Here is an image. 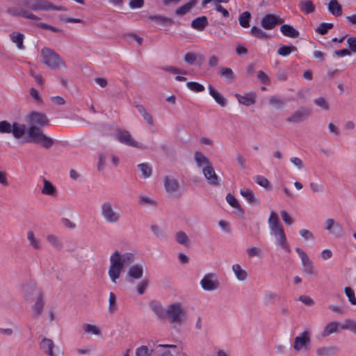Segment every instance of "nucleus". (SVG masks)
<instances>
[{
    "label": "nucleus",
    "mask_w": 356,
    "mask_h": 356,
    "mask_svg": "<svg viewBox=\"0 0 356 356\" xmlns=\"http://www.w3.org/2000/svg\"><path fill=\"white\" fill-rule=\"evenodd\" d=\"M136 259L134 253L115 250L109 257L108 275L112 284L118 282L124 268L132 264Z\"/></svg>",
    "instance_id": "nucleus-1"
},
{
    "label": "nucleus",
    "mask_w": 356,
    "mask_h": 356,
    "mask_svg": "<svg viewBox=\"0 0 356 356\" xmlns=\"http://www.w3.org/2000/svg\"><path fill=\"white\" fill-rule=\"evenodd\" d=\"M165 316L168 321L175 327L180 326L187 320L186 310L179 302L168 305L165 309Z\"/></svg>",
    "instance_id": "nucleus-2"
},
{
    "label": "nucleus",
    "mask_w": 356,
    "mask_h": 356,
    "mask_svg": "<svg viewBox=\"0 0 356 356\" xmlns=\"http://www.w3.org/2000/svg\"><path fill=\"white\" fill-rule=\"evenodd\" d=\"M42 63L47 67L58 70L65 67V63L53 49L44 47L41 50Z\"/></svg>",
    "instance_id": "nucleus-3"
},
{
    "label": "nucleus",
    "mask_w": 356,
    "mask_h": 356,
    "mask_svg": "<svg viewBox=\"0 0 356 356\" xmlns=\"http://www.w3.org/2000/svg\"><path fill=\"white\" fill-rule=\"evenodd\" d=\"M100 215L104 221L110 225L118 224L122 218V212L115 208L109 201H104L101 204Z\"/></svg>",
    "instance_id": "nucleus-4"
},
{
    "label": "nucleus",
    "mask_w": 356,
    "mask_h": 356,
    "mask_svg": "<svg viewBox=\"0 0 356 356\" xmlns=\"http://www.w3.org/2000/svg\"><path fill=\"white\" fill-rule=\"evenodd\" d=\"M27 134L28 141L38 143L46 148L51 147L54 144L53 139L46 136L40 127L29 126Z\"/></svg>",
    "instance_id": "nucleus-5"
},
{
    "label": "nucleus",
    "mask_w": 356,
    "mask_h": 356,
    "mask_svg": "<svg viewBox=\"0 0 356 356\" xmlns=\"http://www.w3.org/2000/svg\"><path fill=\"white\" fill-rule=\"evenodd\" d=\"M312 345V332L305 329L294 337L292 347L296 352L307 351Z\"/></svg>",
    "instance_id": "nucleus-6"
},
{
    "label": "nucleus",
    "mask_w": 356,
    "mask_h": 356,
    "mask_svg": "<svg viewBox=\"0 0 356 356\" xmlns=\"http://www.w3.org/2000/svg\"><path fill=\"white\" fill-rule=\"evenodd\" d=\"M324 229L333 238H340L345 235L342 225L333 218H327L324 221Z\"/></svg>",
    "instance_id": "nucleus-7"
},
{
    "label": "nucleus",
    "mask_w": 356,
    "mask_h": 356,
    "mask_svg": "<svg viewBox=\"0 0 356 356\" xmlns=\"http://www.w3.org/2000/svg\"><path fill=\"white\" fill-rule=\"evenodd\" d=\"M115 138L121 143L126 145L136 147L140 149L145 148V145L136 141L131 136V134L126 130H118L115 133Z\"/></svg>",
    "instance_id": "nucleus-8"
},
{
    "label": "nucleus",
    "mask_w": 356,
    "mask_h": 356,
    "mask_svg": "<svg viewBox=\"0 0 356 356\" xmlns=\"http://www.w3.org/2000/svg\"><path fill=\"white\" fill-rule=\"evenodd\" d=\"M145 268L142 264H134L131 265L126 272V280L129 283H134L143 277Z\"/></svg>",
    "instance_id": "nucleus-9"
},
{
    "label": "nucleus",
    "mask_w": 356,
    "mask_h": 356,
    "mask_svg": "<svg viewBox=\"0 0 356 356\" xmlns=\"http://www.w3.org/2000/svg\"><path fill=\"white\" fill-rule=\"evenodd\" d=\"M202 289L207 291L217 290L220 284L216 274L210 273L205 274L200 282Z\"/></svg>",
    "instance_id": "nucleus-10"
},
{
    "label": "nucleus",
    "mask_w": 356,
    "mask_h": 356,
    "mask_svg": "<svg viewBox=\"0 0 356 356\" xmlns=\"http://www.w3.org/2000/svg\"><path fill=\"white\" fill-rule=\"evenodd\" d=\"M40 350L47 356H63V353L49 338L42 339L40 343Z\"/></svg>",
    "instance_id": "nucleus-11"
},
{
    "label": "nucleus",
    "mask_w": 356,
    "mask_h": 356,
    "mask_svg": "<svg viewBox=\"0 0 356 356\" xmlns=\"http://www.w3.org/2000/svg\"><path fill=\"white\" fill-rule=\"evenodd\" d=\"M26 122L30 126L42 127L49 123L47 115L42 112L32 111L26 116Z\"/></svg>",
    "instance_id": "nucleus-12"
},
{
    "label": "nucleus",
    "mask_w": 356,
    "mask_h": 356,
    "mask_svg": "<svg viewBox=\"0 0 356 356\" xmlns=\"http://www.w3.org/2000/svg\"><path fill=\"white\" fill-rule=\"evenodd\" d=\"M28 6L34 10H66L61 6H56L46 0H29Z\"/></svg>",
    "instance_id": "nucleus-13"
},
{
    "label": "nucleus",
    "mask_w": 356,
    "mask_h": 356,
    "mask_svg": "<svg viewBox=\"0 0 356 356\" xmlns=\"http://www.w3.org/2000/svg\"><path fill=\"white\" fill-rule=\"evenodd\" d=\"M295 250L301 260L303 272L309 275H312L314 270L313 262L307 253L300 248H296Z\"/></svg>",
    "instance_id": "nucleus-14"
},
{
    "label": "nucleus",
    "mask_w": 356,
    "mask_h": 356,
    "mask_svg": "<svg viewBox=\"0 0 356 356\" xmlns=\"http://www.w3.org/2000/svg\"><path fill=\"white\" fill-rule=\"evenodd\" d=\"M284 22V19L273 14L264 15L261 20V26L266 30H271L277 24Z\"/></svg>",
    "instance_id": "nucleus-15"
},
{
    "label": "nucleus",
    "mask_w": 356,
    "mask_h": 356,
    "mask_svg": "<svg viewBox=\"0 0 356 356\" xmlns=\"http://www.w3.org/2000/svg\"><path fill=\"white\" fill-rule=\"evenodd\" d=\"M44 306V295L42 292H38L31 307L32 312L34 316L38 317L42 313Z\"/></svg>",
    "instance_id": "nucleus-16"
},
{
    "label": "nucleus",
    "mask_w": 356,
    "mask_h": 356,
    "mask_svg": "<svg viewBox=\"0 0 356 356\" xmlns=\"http://www.w3.org/2000/svg\"><path fill=\"white\" fill-rule=\"evenodd\" d=\"M193 159L196 166L202 170L212 164L211 160L200 150L194 152Z\"/></svg>",
    "instance_id": "nucleus-17"
},
{
    "label": "nucleus",
    "mask_w": 356,
    "mask_h": 356,
    "mask_svg": "<svg viewBox=\"0 0 356 356\" xmlns=\"http://www.w3.org/2000/svg\"><path fill=\"white\" fill-rule=\"evenodd\" d=\"M239 104L250 106L255 104L256 102V94L255 92L250 91L243 95L235 94Z\"/></svg>",
    "instance_id": "nucleus-18"
},
{
    "label": "nucleus",
    "mask_w": 356,
    "mask_h": 356,
    "mask_svg": "<svg viewBox=\"0 0 356 356\" xmlns=\"http://www.w3.org/2000/svg\"><path fill=\"white\" fill-rule=\"evenodd\" d=\"M202 171L205 179L210 184L214 186H217L219 184V179L215 172L213 163L202 170Z\"/></svg>",
    "instance_id": "nucleus-19"
},
{
    "label": "nucleus",
    "mask_w": 356,
    "mask_h": 356,
    "mask_svg": "<svg viewBox=\"0 0 356 356\" xmlns=\"http://www.w3.org/2000/svg\"><path fill=\"white\" fill-rule=\"evenodd\" d=\"M341 323L338 321H331L328 323L322 331V336L327 337L332 334L338 333L341 330Z\"/></svg>",
    "instance_id": "nucleus-20"
},
{
    "label": "nucleus",
    "mask_w": 356,
    "mask_h": 356,
    "mask_svg": "<svg viewBox=\"0 0 356 356\" xmlns=\"http://www.w3.org/2000/svg\"><path fill=\"white\" fill-rule=\"evenodd\" d=\"M240 194L244 199H245L248 204L257 205L260 202L259 199L250 188H241L240 190Z\"/></svg>",
    "instance_id": "nucleus-21"
},
{
    "label": "nucleus",
    "mask_w": 356,
    "mask_h": 356,
    "mask_svg": "<svg viewBox=\"0 0 356 356\" xmlns=\"http://www.w3.org/2000/svg\"><path fill=\"white\" fill-rule=\"evenodd\" d=\"M275 238V245L286 252H291V247L285 232L276 236Z\"/></svg>",
    "instance_id": "nucleus-22"
},
{
    "label": "nucleus",
    "mask_w": 356,
    "mask_h": 356,
    "mask_svg": "<svg viewBox=\"0 0 356 356\" xmlns=\"http://www.w3.org/2000/svg\"><path fill=\"white\" fill-rule=\"evenodd\" d=\"M208 19L205 16H201L195 18L191 23V26L193 29L197 31H203L208 26Z\"/></svg>",
    "instance_id": "nucleus-23"
},
{
    "label": "nucleus",
    "mask_w": 356,
    "mask_h": 356,
    "mask_svg": "<svg viewBox=\"0 0 356 356\" xmlns=\"http://www.w3.org/2000/svg\"><path fill=\"white\" fill-rule=\"evenodd\" d=\"M232 270L238 282H244L248 279V274L247 271L239 264H233Z\"/></svg>",
    "instance_id": "nucleus-24"
},
{
    "label": "nucleus",
    "mask_w": 356,
    "mask_h": 356,
    "mask_svg": "<svg viewBox=\"0 0 356 356\" xmlns=\"http://www.w3.org/2000/svg\"><path fill=\"white\" fill-rule=\"evenodd\" d=\"M337 350L334 345L323 346L316 348V354L317 356H333Z\"/></svg>",
    "instance_id": "nucleus-25"
},
{
    "label": "nucleus",
    "mask_w": 356,
    "mask_h": 356,
    "mask_svg": "<svg viewBox=\"0 0 356 356\" xmlns=\"http://www.w3.org/2000/svg\"><path fill=\"white\" fill-rule=\"evenodd\" d=\"M208 89L209 95L213 98L218 104L222 107L226 106L227 101L221 93L216 90L211 85H209Z\"/></svg>",
    "instance_id": "nucleus-26"
},
{
    "label": "nucleus",
    "mask_w": 356,
    "mask_h": 356,
    "mask_svg": "<svg viewBox=\"0 0 356 356\" xmlns=\"http://www.w3.org/2000/svg\"><path fill=\"white\" fill-rule=\"evenodd\" d=\"M27 240L29 241V245L34 250H41L42 247L41 240L35 234L32 230H29L26 234Z\"/></svg>",
    "instance_id": "nucleus-27"
},
{
    "label": "nucleus",
    "mask_w": 356,
    "mask_h": 356,
    "mask_svg": "<svg viewBox=\"0 0 356 356\" xmlns=\"http://www.w3.org/2000/svg\"><path fill=\"white\" fill-rule=\"evenodd\" d=\"M164 186L168 193H173L177 191L179 183L177 179L172 177H165L164 179Z\"/></svg>",
    "instance_id": "nucleus-28"
},
{
    "label": "nucleus",
    "mask_w": 356,
    "mask_h": 356,
    "mask_svg": "<svg viewBox=\"0 0 356 356\" xmlns=\"http://www.w3.org/2000/svg\"><path fill=\"white\" fill-rule=\"evenodd\" d=\"M82 329L88 335L100 336L102 334L101 328L96 324L84 323Z\"/></svg>",
    "instance_id": "nucleus-29"
},
{
    "label": "nucleus",
    "mask_w": 356,
    "mask_h": 356,
    "mask_svg": "<svg viewBox=\"0 0 356 356\" xmlns=\"http://www.w3.org/2000/svg\"><path fill=\"white\" fill-rule=\"evenodd\" d=\"M175 241L186 248L190 246V239L188 234L184 231H178L175 235Z\"/></svg>",
    "instance_id": "nucleus-30"
},
{
    "label": "nucleus",
    "mask_w": 356,
    "mask_h": 356,
    "mask_svg": "<svg viewBox=\"0 0 356 356\" xmlns=\"http://www.w3.org/2000/svg\"><path fill=\"white\" fill-rule=\"evenodd\" d=\"M41 193L46 195L55 196L56 195V188L51 182L44 179Z\"/></svg>",
    "instance_id": "nucleus-31"
},
{
    "label": "nucleus",
    "mask_w": 356,
    "mask_h": 356,
    "mask_svg": "<svg viewBox=\"0 0 356 356\" xmlns=\"http://www.w3.org/2000/svg\"><path fill=\"white\" fill-rule=\"evenodd\" d=\"M281 33L286 37L296 38L299 35V32L292 26L284 24L280 27Z\"/></svg>",
    "instance_id": "nucleus-32"
},
{
    "label": "nucleus",
    "mask_w": 356,
    "mask_h": 356,
    "mask_svg": "<svg viewBox=\"0 0 356 356\" xmlns=\"http://www.w3.org/2000/svg\"><path fill=\"white\" fill-rule=\"evenodd\" d=\"M137 110L142 115L145 122L150 127L154 126L153 117L149 111H148L143 106H137Z\"/></svg>",
    "instance_id": "nucleus-33"
},
{
    "label": "nucleus",
    "mask_w": 356,
    "mask_h": 356,
    "mask_svg": "<svg viewBox=\"0 0 356 356\" xmlns=\"http://www.w3.org/2000/svg\"><path fill=\"white\" fill-rule=\"evenodd\" d=\"M341 330H348L356 335V321L350 318L344 319L341 323Z\"/></svg>",
    "instance_id": "nucleus-34"
},
{
    "label": "nucleus",
    "mask_w": 356,
    "mask_h": 356,
    "mask_svg": "<svg viewBox=\"0 0 356 356\" xmlns=\"http://www.w3.org/2000/svg\"><path fill=\"white\" fill-rule=\"evenodd\" d=\"M327 8L329 12L334 16H339L342 14L341 6L337 0L330 1Z\"/></svg>",
    "instance_id": "nucleus-35"
},
{
    "label": "nucleus",
    "mask_w": 356,
    "mask_h": 356,
    "mask_svg": "<svg viewBox=\"0 0 356 356\" xmlns=\"http://www.w3.org/2000/svg\"><path fill=\"white\" fill-rule=\"evenodd\" d=\"M279 300V296L277 293L272 291H267L263 296V302L265 305H269Z\"/></svg>",
    "instance_id": "nucleus-36"
},
{
    "label": "nucleus",
    "mask_w": 356,
    "mask_h": 356,
    "mask_svg": "<svg viewBox=\"0 0 356 356\" xmlns=\"http://www.w3.org/2000/svg\"><path fill=\"white\" fill-rule=\"evenodd\" d=\"M26 127L24 124L14 122L12 124V131L13 136L15 138H22L25 133Z\"/></svg>",
    "instance_id": "nucleus-37"
},
{
    "label": "nucleus",
    "mask_w": 356,
    "mask_h": 356,
    "mask_svg": "<svg viewBox=\"0 0 356 356\" xmlns=\"http://www.w3.org/2000/svg\"><path fill=\"white\" fill-rule=\"evenodd\" d=\"M195 0H191L182 6L178 8L175 11L176 15L178 16H184L188 14L195 6Z\"/></svg>",
    "instance_id": "nucleus-38"
},
{
    "label": "nucleus",
    "mask_w": 356,
    "mask_h": 356,
    "mask_svg": "<svg viewBox=\"0 0 356 356\" xmlns=\"http://www.w3.org/2000/svg\"><path fill=\"white\" fill-rule=\"evenodd\" d=\"M253 180L261 187H263L266 191H271L272 185L269 180L262 175H256L253 177Z\"/></svg>",
    "instance_id": "nucleus-39"
},
{
    "label": "nucleus",
    "mask_w": 356,
    "mask_h": 356,
    "mask_svg": "<svg viewBox=\"0 0 356 356\" xmlns=\"http://www.w3.org/2000/svg\"><path fill=\"white\" fill-rule=\"evenodd\" d=\"M118 309L117 297L113 292L109 293L108 312L109 314H115Z\"/></svg>",
    "instance_id": "nucleus-40"
},
{
    "label": "nucleus",
    "mask_w": 356,
    "mask_h": 356,
    "mask_svg": "<svg viewBox=\"0 0 356 356\" xmlns=\"http://www.w3.org/2000/svg\"><path fill=\"white\" fill-rule=\"evenodd\" d=\"M309 115V111L307 110H300L296 111L294 114L290 116L288 119L290 122H299L303 121L307 118Z\"/></svg>",
    "instance_id": "nucleus-41"
},
{
    "label": "nucleus",
    "mask_w": 356,
    "mask_h": 356,
    "mask_svg": "<svg viewBox=\"0 0 356 356\" xmlns=\"http://www.w3.org/2000/svg\"><path fill=\"white\" fill-rule=\"evenodd\" d=\"M138 169L140 173V176L143 179H147L152 175V167L147 163L138 164Z\"/></svg>",
    "instance_id": "nucleus-42"
},
{
    "label": "nucleus",
    "mask_w": 356,
    "mask_h": 356,
    "mask_svg": "<svg viewBox=\"0 0 356 356\" xmlns=\"http://www.w3.org/2000/svg\"><path fill=\"white\" fill-rule=\"evenodd\" d=\"M268 228H273L275 227L282 225L278 214L275 211H271L268 219Z\"/></svg>",
    "instance_id": "nucleus-43"
},
{
    "label": "nucleus",
    "mask_w": 356,
    "mask_h": 356,
    "mask_svg": "<svg viewBox=\"0 0 356 356\" xmlns=\"http://www.w3.org/2000/svg\"><path fill=\"white\" fill-rule=\"evenodd\" d=\"M10 38L16 44L18 49H23L24 35L22 33L14 32L10 34Z\"/></svg>",
    "instance_id": "nucleus-44"
},
{
    "label": "nucleus",
    "mask_w": 356,
    "mask_h": 356,
    "mask_svg": "<svg viewBox=\"0 0 356 356\" xmlns=\"http://www.w3.org/2000/svg\"><path fill=\"white\" fill-rule=\"evenodd\" d=\"M246 253L249 258L258 257L261 258L263 257V251L261 248L257 246H252L246 250Z\"/></svg>",
    "instance_id": "nucleus-45"
},
{
    "label": "nucleus",
    "mask_w": 356,
    "mask_h": 356,
    "mask_svg": "<svg viewBox=\"0 0 356 356\" xmlns=\"http://www.w3.org/2000/svg\"><path fill=\"white\" fill-rule=\"evenodd\" d=\"M138 203L143 207H152L156 204V200L145 195H140L138 196Z\"/></svg>",
    "instance_id": "nucleus-46"
},
{
    "label": "nucleus",
    "mask_w": 356,
    "mask_h": 356,
    "mask_svg": "<svg viewBox=\"0 0 356 356\" xmlns=\"http://www.w3.org/2000/svg\"><path fill=\"white\" fill-rule=\"evenodd\" d=\"M300 8L303 13L309 14L314 11L315 6L311 1H302L300 3Z\"/></svg>",
    "instance_id": "nucleus-47"
},
{
    "label": "nucleus",
    "mask_w": 356,
    "mask_h": 356,
    "mask_svg": "<svg viewBox=\"0 0 356 356\" xmlns=\"http://www.w3.org/2000/svg\"><path fill=\"white\" fill-rule=\"evenodd\" d=\"M186 87L190 90L194 92H201L204 90V86L197 82L195 81H188L186 83Z\"/></svg>",
    "instance_id": "nucleus-48"
},
{
    "label": "nucleus",
    "mask_w": 356,
    "mask_h": 356,
    "mask_svg": "<svg viewBox=\"0 0 356 356\" xmlns=\"http://www.w3.org/2000/svg\"><path fill=\"white\" fill-rule=\"evenodd\" d=\"M47 241L54 248L59 249L62 247V243L58 236L54 234H49L46 237Z\"/></svg>",
    "instance_id": "nucleus-49"
},
{
    "label": "nucleus",
    "mask_w": 356,
    "mask_h": 356,
    "mask_svg": "<svg viewBox=\"0 0 356 356\" xmlns=\"http://www.w3.org/2000/svg\"><path fill=\"white\" fill-rule=\"evenodd\" d=\"M149 284V279H143L140 282H139L136 286V292L138 295H143L146 289H147L148 286Z\"/></svg>",
    "instance_id": "nucleus-50"
},
{
    "label": "nucleus",
    "mask_w": 356,
    "mask_h": 356,
    "mask_svg": "<svg viewBox=\"0 0 356 356\" xmlns=\"http://www.w3.org/2000/svg\"><path fill=\"white\" fill-rule=\"evenodd\" d=\"M344 293L351 305H356V296L354 290L349 286H346L343 289Z\"/></svg>",
    "instance_id": "nucleus-51"
},
{
    "label": "nucleus",
    "mask_w": 356,
    "mask_h": 356,
    "mask_svg": "<svg viewBox=\"0 0 356 356\" xmlns=\"http://www.w3.org/2000/svg\"><path fill=\"white\" fill-rule=\"evenodd\" d=\"M250 34L258 38H267L268 34L257 26H252L250 29Z\"/></svg>",
    "instance_id": "nucleus-52"
},
{
    "label": "nucleus",
    "mask_w": 356,
    "mask_h": 356,
    "mask_svg": "<svg viewBox=\"0 0 356 356\" xmlns=\"http://www.w3.org/2000/svg\"><path fill=\"white\" fill-rule=\"evenodd\" d=\"M153 353V349H149L147 346H140L136 349V356H149Z\"/></svg>",
    "instance_id": "nucleus-53"
},
{
    "label": "nucleus",
    "mask_w": 356,
    "mask_h": 356,
    "mask_svg": "<svg viewBox=\"0 0 356 356\" xmlns=\"http://www.w3.org/2000/svg\"><path fill=\"white\" fill-rule=\"evenodd\" d=\"M250 13L249 12H244L240 15L238 20L240 25L243 28L250 26Z\"/></svg>",
    "instance_id": "nucleus-54"
},
{
    "label": "nucleus",
    "mask_w": 356,
    "mask_h": 356,
    "mask_svg": "<svg viewBox=\"0 0 356 356\" xmlns=\"http://www.w3.org/2000/svg\"><path fill=\"white\" fill-rule=\"evenodd\" d=\"M220 74L225 80L229 81H232L234 78V74L232 70L229 67L222 68L220 72Z\"/></svg>",
    "instance_id": "nucleus-55"
},
{
    "label": "nucleus",
    "mask_w": 356,
    "mask_h": 356,
    "mask_svg": "<svg viewBox=\"0 0 356 356\" xmlns=\"http://www.w3.org/2000/svg\"><path fill=\"white\" fill-rule=\"evenodd\" d=\"M296 50V47L293 46L289 45H282L278 49V54L282 56H287L291 52L295 51Z\"/></svg>",
    "instance_id": "nucleus-56"
},
{
    "label": "nucleus",
    "mask_w": 356,
    "mask_h": 356,
    "mask_svg": "<svg viewBox=\"0 0 356 356\" xmlns=\"http://www.w3.org/2000/svg\"><path fill=\"white\" fill-rule=\"evenodd\" d=\"M159 347L168 348V350L164 351L161 356H174L175 353H177V346L175 345H163L159 344Z\"/></svg>",
    "instance_id": "nucleus-57"
},
{
    "label": "nucleus",
    "mask_w": 356,
    "mask_h": 356,
    "mask_svg": "<svg viewBox=\"0 0 356 356\" xmlns=\"http://www.w3.org/2000/svg\"><path fill=\"white\" fill-rule=\"evenodd\" d=\"M333 27L332 23H321L316 29V31L321 35L326 34Z\"/></svg>",
    "instance_id": "nucleus-58"
},
{
    "label": "nucleus",
    "mask_w": 356,
    "mask_h": 356,
    "mask_svg": "<svg viewBox=\"0 0 356 356\" xmlns=\"http://www.w3.org/2000/svg\"><path fill=\"white\" fill-rule=\"evenodd\" d=\"M226 200L227 203L233 208L240 209V204L237 199L231 193L226 195Z\"/></svg>",
    "instance_id": "nucleus-59"
},
{
    "label": "nucleus",
    "mask_w": 356,
    "mask_h": 356,
    "mask_svg": "<svg viewBox=\"0 0 356 356\" xmlns=\"http://www.w3.org/2000/svg\"><path fill=\"white\" fill-rule=\"evenodd\" d=\"M46 319L50 323L57 320L55 307H51L47 309L46 312Z\"/></svg>",
    "instance_id": "nucleus-60"
},
{
    "label": "nucleus",
    "mask_w": 356,
    "mask_h": 356,
    "mask_svg": "<svg viewBox=\"0 0 356 356\" xmlns=\"http://www.w3.org/2000/svg\"><path fill=\"white\" fill-rule=\"evenodd\" d=\"M12 131V124L6 120L0 122V133L9 134Z\"/></svg>",
    "instance_id": "nucleus-61"
},
{
    "label": "nucleus",
    "mask_w": 356,
    "mask_h": 356,
    "mask_svg": "<svg viewBox=\"0 0 356 356\" xmlns=\"http://www.w3.org/2000/svg\"><path fill=\"white\" fill-rule=\"evenodd\" d=\"M315 104L321 108L327 111L330 108L329 104L324 97H318L314 100Z\"/></svg>",
    "instance_id": "nucleus-62"
},
{
    "label": "nucleus",
    "mask_w": 356,
    "mask_h": 356,
    "mask_svg": "<svg viewBox=\"0 0 356 356\" xmlns=\"http://www.w3.org/2000/svg\"><path fill=\"white\" fill-rule=\"evenodd\" d=\"M9 184V175L8 172L6 170H0V185L7 187Z\"/></svg>",
    "instance_id": "nucleus-63"
},
{
    "label": "nucleus",
    "mask_w": 356,
    "mask_h": 356,
    "mask_svg": "<svg viewBox=\"0 0 356 356\" xmlns=\"http://www.w3.org/2000/svg\"><path fill=\"white\" fill-rule=\"evenodd\" d=\"M291 163L297 168L299 170L305 169V164L302 159L296 156H292L290 158Z\"/></svg>",
    "instance_id": "nucleus-64"
}]
</instances>
